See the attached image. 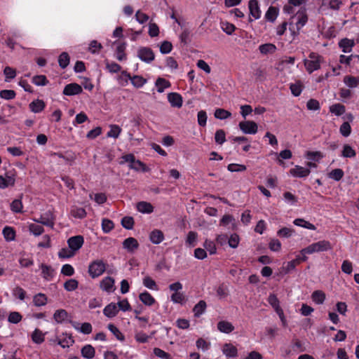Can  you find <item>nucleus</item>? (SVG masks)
Here are the masks:
<instances>
[{
	"label": "nucleus",
	"mask_w": 359,
	"mask_h": 359,
	"mask_svg": "<svg viewBox=\"0 0 359 359\" xmlns=\"http://www.w3.org/2000/svg\"><path fill=\"white\" fill-rule=\"evenodd\" d=\"M114 227V222L109 219H103L102 221V229L104 233H109Z\"/></svg>",
	"instance_id": "54"
},
{
	"label": "nucleus",
	"mask_w": 359,
	"mask_h": 359,
	"mask_svg": "<svg viewBox=\"0 0 359 359\" xmlns=\"http://www.w3.org/2000/svg\"><path fill=\"white\" fill-rule=\"evenodd\" d=\"M344 175V172L341 168L334 169L327 174L329 178L332 179L337 182L341 180Z\"/></svg>",
	"instance_id": "34"
},
{
	"label": "nucleus",
	"mask_w": 359,
	"mask_h": 359,
	"mask_svg": "<svg viewBox=\"0 0 359 359\" xmlns=\"http://www.w3.org/2000/svg\"><path fill=\"white\" fill-rule=\"evenodd\" d=\"M239 128L245 134H256L257 133V124L252 121H245L239 123Z\"/></svg>",
	"instance_id": "4"
},
{
	"label": "nucleus",
	"mask_w": 359,
	"mask_h": 359,
	"mask_svg": "<svg viewBox=\"0 0 359 359\" xmlns=\"http://www.w3.org/2000/svg\"><path fill=\"white\" fill-rule=\"evenodd\" d=\"M136 207L139 212L144 214H149L154 211L153 205L150 203L146 201L137 203Z\"/></svg>",
	"instance_id": "20"
},
{
	"label": "nucleus",
	"mask_w": 359,
	"mask_h": 359,
	"mask_svg": "<svg viewBox=\"0 0 359 359\" xmlns=\"http://www.w3.org/2000/svg\"><path fill=\"white\" fill-rule=\"evenodd\" d=\"M137 57L147 63H149L154 60V53L151 48L144 47L138 50Z\"/></svg>",
	"instance_id": "7"
},
{
	"label": "nucleus",
	"mask_w": 359,
	"mask_h": 359,
	"mask_svg": "<svg viewBox=\"0 0 359 359\" xmlns=\"http://www.w3.org/2000/svg\"><path fill=\"white\" fill-rule=\"evenodd\" d=\"M215 142L218 144H222L226 142V133L224 130H217L215 134Z\"/></svg>",
	"instance_id": "47"
},
{
	"label": "nucleus",
	"mask_w": 359,
	"mask_h": 359,
	"mask_svg": "<svg viewBox=\"0 0 359 359\" xmlns=\"http://www.w3.org/2000/svg\"><path fill=\"white\" fill-rule=\"evenodd\" d=\"M344 82L349 88H355L358 84V79L354 76H346Z\"/></svg>",
	"instance_id": "53"
},
{
	"label": "nucleus",
	"mask_w": 359,
	"mask_h": 359,
	"mask_svg": "<svg viewBox=\"0 0 359 359\" xmlns=\"http://www.w3.org/2000/svg\"><path fill=\"white\" fill-rule=\"evenodd\" d=\"M323 58L317 53L311 52L309 55V59L304 60V64L306 71L311 74L320 68V64Z\"/></svg>",
	"instance_id": "2"
},
{
	"label": "nucleus",
	"mask_w": 359,
	"mask_h": 359,
	"mask_svg": "<svg viewBox=\"0 0 359 359\" xmlns=\"http://www.w3.org/2000/svg\"><path fill=\"white\" fill-rule=\"evenodd\" d=\"M207 304L204 300L199 301L194 307L193 312L195 317H199L205 311Z\"/></svg>",
	"instance_id": "25"
},
{
	"label": "nucleus",
	"mask_w": 359,
	"mask_h": 359,
	"mask_svg": "<svg viewBox=\"0 0 359 359\" xmlns=\"http://www.w3.org/2000/svg\"><path fill=\"white\" fill-rule=\"evenodd\" d=\"M16 93L13 90H2L0 91V97L6 100L15 97Z\"/></svg>",
	"instance_id": "52"
},
{
	"label": "nucleus",
	"mask_w": 359,
	"mask_h": 359,
	"mask_svg": "<svg viewBox=\"0 0 359 359\" xmlns=\"http://www.w3.org/2000/svg\"><path fill=\"white\" fill-rule=\"evenodd\" d=\"M31 337L33 342L37 344H42L45 340V334L38 328L34 330Z\"/></svg>",
	"instance_id": "24"
},
{
	"label": "nucleus",
	"mask_w": 359,
	"mask_h": 359,
	"mask_svg": "<svg viewBox=\"0 0 359 359\" xmlns=\"http://www.w3.org/2000/svg\"><path fill=\"white\" fill-rule=\"evenodd\" d=\"M330 111L337 116H340L345 112V107L341 104H334L330 107Z\"/></svg>",
	"instance_id": "49"
},
{
	"label": "nucleus",
	"mask_w": 359,
	"mask_h": 359,
	"mask_svg": "<svg viewBox=\"0 0 359 359\" xmlns=\"http://www.w3.org/2000/svg\"><path fill=\"white\" fill-rule=\"evenodd\" d=\"M139 298L140 300L146 306H152L156 302L155 299L147 291L140 293Z\"/></svg>",
	"instance_id": "21"
},
{
	"label": "nucleus",
	"mask_w": 359,
	"mask_h": 359,
	"mask_svg": "<svg viewBox=\"0 0 359 359\" xmlns=\"http://www.w3.org/2000/svg\"><path fill=\"white\" fill-rule=\"evenodd\" d=\"M106 269L105 263L100 259H97L91 262L88 266V273L93 278H97L101 276Z\"/></svg>",
	"instance_id": "3"
},
{
	"label": "nucleus",
	"mask_w": 359,
	"mask_h": 359,
	"mask_svg": "<svg viewBox=\"0 0 359 359\" xmlns=\"http://www.w3.org/2000/svg\"><path fill=\"white\" fill-rule=\"evenodd\" d=\"M79 283L75 279H69L64 284V287L67 291H74L78 287Z\"/></svg>",
	"instance_id": "58"
},
{
	"label": "nucleus",
	"mask_w": 359,
	"mask_h": 359,
	"mask_svg": "<svg viewBox=\"0 0 359 359\" xmlns=\"http://www.w3.org/2000/svg\"><path fill=\"white\" fill-rule=\"evenodd\" d=\"M41 269L42 271V276L46 280H50L54 276V270L49 266L42 264L41 265Z\"/></svg>",
	"instance_id": "29"
},
{
	"label": "nucleus",
	"mask_w": 359,
	"mask_h": 359,
	"mask_svg": "<svg viewBox=\"0 0 359 359\" xmlns=\"http://www.w3.org/2000/svg\"><path fill=\"white\" fill-rule=\"evenodd\" d=\"M144 286L151 290H158L156 283L149 276H145L142 280Z\"/></svg>",
	"instance_id": "39"
},
{
	"label": "nucleus",
	"mask_w": 359,
	"mask_h": 359,
	"mask_svg": "<svg viewBox=\"0 0 359 359\" xmlns=\"http://www.w3.org/2000/svg\"><path fill=\"white\" fill-rule=\"evenodd\" d=\"M33 303L36 306H44L47 303V297L44 294L39 293L34 297Z\"/></svg>",
	"instance_id": "36"
},
{
	"label": "nucleus",
	"mask_w": 359,
	"mask_h": 359,
	"mask_svg": "<svg viewBox=\"0 0 359 359\" xmlns=\"http://www.w3.org/2000/svg\"><path fill=\"white\" fill-rule=\"evenodd\" d=\"M2 233L4 236V238L7 241H11L15 239V232L13 229V228L11 226H6L4 228Z\"/></svg>",
	"instance_id": "38"
},
{
	"label": "nucleus",
	"mask_w": 359,
	"mask_h": 359,
	"mask_svg": "<svg viewBox=\"0 0 359 359\" xmlns=\"http://www.w3.org/2000/svg\"><path fill=\"white\" fill-rule=\"evenodd\" d=\"M220 224L224 226H227L231 224L232 229L236 228L235 219L230 215H224L220 220Z\"/></svg>",
	"instance_id": "43"
},
{
	"label": "nucleus",
	"mask_w": 359,
	"mask_h": 359,
	"mask_svg": "<svg viewBox=\"0 0 359 359\" xmlns=\"http://www.w3.org/2000/svg\"><path fill=\"white\" fill-rule=\"evenodd\" d=\"M295 18H297L296 26L297 29L302 28L308 21V16L305 8H301L296 13Z\"/></svg>",
	"instance_id": "11"
},
{
	"label": "nucleus",
	"mask_w": 359,
	"mask_h": 359,
	"mask_svg": "<svg viewBox=\"0 0 359 359\" xmlns=\"http://www.w3.org/2000/svg\"><path fill=\"white\" fill-rule=\"evenodd\" d=\"M67 243L70 250L74 252L81 248L83 238L81 236H72L68 239Z\"/></svg>",
	"instance_id": "10"
},
{
	"label": "nucleus",
	"mask_w": 359,
	"mask_h": 359,
	"mask_svg": "<svg viewBox=\"0 0 359 359\" xmlns=\"http://www.w3.org/2000/svg\"><path fill=\"white\" fill-rule=\"evenodd\" d=\"M114 285V280L111 277L104 278L100 283L101 288L107 292H111Z\"/></svg>",
	"instance_id": "26"
},
{
	"label": "nucleus",
	"mask_w": 359,
	"mask_h": 359,
	"mask_svg": "<svg viewBox=\"0 0 359 359\" xmlns=\"http://www.w3.org/2000/svg\"><path fill=\"white\" fill-rule=\"evenodd\" d=\"M203 247L205 250L208 251L210 255H214L216 253V246L213 241L210 240H205L203 243Z\"/></svg>",
	"instance_id": "57"
},
{
	"label": "nucleus",
	"mask_w": 359,
	"mask_h": 359,
	"mask_svg": "<svg viewBox=\"0 0 359 359\" xmlns=\"http://www.w3.org/2000/svg\"><path fill=\"white\" fill-rule=\"evenodd\" d=\"M22 315L17 311L11 312L8 317V321L11 323L17 324L22 320Z\"/></svg>",
	"instance_id": "55"
},
{
	"label": "nucleus",
	"mask_w": 359,
	"mask_h": 359,
	"mask_svg": "<svg viewBox=\"0 0 359 359\" xmlns=\"http://www.w3.org/2000/svg\"><path fill=\"white\" fill-rule=\"evenodd\" d=\"M339 46L344 53H350L354 46V41L348 39H343L339 41Z\"/></svg>",
	"instance_id": "22"
},
{
	"label": "nucleus",
	"mask_w": 359,
	"mask_h": 359,
	"mask_svg": "<svg viewBox=\"0 0 359 359\" xmlns=\"http://www.w3.org/2000/svg\"><path fill=\"white\" fill-rule=\"evenodd\" d=\"M222 351L226 357L236 358L238 355L237 348L230 343L224 344Z\"/></svg>",
	"instance_id": "15"
},
{
	"label": "nucleus",
	"mask_w": 359,
	"mask_h": 359,
	"mask_svg": "<svg viewBox=\"0 0 359 359\" xmlns=\"http://www.w3.org/2000/svg\"><path fill=\"white\" fill-rule=\"evenodd\" d=\"M32 83L38 86H44L48 83L46 76L37 75L32 78Z\"/></svg>",
	"instance_id": "44"
},
{
	"label": "nucleus",
	"mask_w": 359,
	"mask_h": 359,
	"mask_svg": "<svg viewBox=\"0 0 359 359\" xmlns=\"http://www.w3.org/2000/svg\"><path fill=\"white\" fill-rule=\"evenodd\" d=\"M155 84L157 87V91L158 93H163L165 88H168L170 86V83L163 78L157 79Z\"/></svg>",
	"instance_id": "35"
},
{
	"label": "nucleus",
	"mask_w": 359,
	"mask_h": 359,
	"mask_svg": "<svg viewBox=\"0 0 359 359\" xmlns=\"http://www.w3.org/2000/svg\"><path fill=\"white\" fill-rule=\"evenodd\" d=\"M45 106V102L43 100L39 99L32 101L29 104L30 110L34 113H39L42 111L44 109Z\"/></svg>",
	"instance_id": "19"
},
{
	"label": "nucleus",
	"mask_w": 359,
	"mask_h": 359,
	"mask_svg": "<svg viewBox=\"0 0 359 359\" xmlns=\"http://www.w3.org/2000/svg\"><path fill=\"white\" fill-rule=\"evenodd\" d=\"M71 215L76 218L83 219L86 216V212L83 208L73 207Z\"/></svg>",
	"instance_id": "41"
},
{
	"label": "nucleus",
	"mask_w": 359,
	"mask_h": 359,
	"mask_svg": "<svg viewBox=\"0 0 359 359\" xmlns=\"http://www.w3.org/2000/svg\"><path fill=\"white\" fill-rule=\"evenodd\" d=\"M109 330L120 341L124 340V336L117 327L113 324H109L107 326Z\"/></svg>",
	"instance_id": "48"
},
{
	"label": "nucleus",
	"mask_w": 359,
	"mask_h": 359,
	"mask_svg": "<svg viewBox=\"0 0 359 359\" xmlns=\"http://www.w3.org/2000/svg\"><path fill=\"white\" fill-rule=\"evenodd\" d=\"M278 15V9L274 6H270L266 14H265V18L270 22H274L276 19L277 18Z\"/></svg>",
	"instance_id": "31"
},
{
	"label": "nucleus",
	"mask_w": 359,
	"mask_h": 359,
	"mask_svg": "<svg viewBox=\"0 0 359 359\" xmlns=\"http://www.w3.org/2000/svg\"><path fill=\"white\" fill-rule=\"evenodd\" d=\"M198 234L195 231H189L188 233L186 243L190 246H195L196 240H197Z\"/></svg>",
	"instance_id": "63"
},
{
	"label": "nucleus",
	"mask_w": 359,
	"mask_h": 359,
	"mask_svg": "<svg viewBox=\"0 0 359 359\" xmlns=\"http://www.w3.org/2000/svg\"><path fill=\"white\" fill-rule=\"evenodd\" d=\"M126 49V44L124 43H118L116 48V57L118 60L122 61L126 59V55L124 53Z\"/></svg>",
	"instance_id": "30"
},
{
	"label": "nucleus",
	"mask_w": 359,
	"mask_h": 359,
	"mask_svg": "<svg viewBox=\"0 0 359 359\" xmlns=\"http://www.w3.org/2000/svg\"><path fill=\"white\" fill-rule=\"evenodd\" d=\"M339 132L344 137H348L351 133V127L348 122H344L341 124L339 128Z\"/></svg>",
	"instance_id": "61"
},
{
	"label": "nucleus",
	"mask_w": 359,
	"mask_h": 359,
	"mask_svg": "<svg viewBox=\"0 0 359 359\" xmlns=\"http://www.w3.org/2000/svg\"><path fill=\"white\" fill-rule=\"evenodd\" d=\"M118 312V309L116 304L111 303L106 306L103 309V313L105 316L111 318L115 317Z\"/></svg>",
	"instance_id": "17"
},
{
	"label": "nucleus",
	"mask_w": 359,
	"mask_h": 359,
	"mask_svg": "<svg viewBox=\"0 0 359 359\" xmlns=\"http://www.w3.org/2000/svg\"><path fill=\"white\" fill-rule=\"evenodd\" d=\"M216 118L224 120L231 116V113L224 109H217L215 111Z\"/></svg>",
	"instance_id": "45"
},
{
	"label": "nucleus",
	"mask_w": 359,
	"mask_h": 359,
	"mask_svg": "<svg viewBox=\"0 0 359 359\" xmlns=\"http://www.w3.org/2000/svg\"><path fill=\"white\" fill-rule=\"evenodd\" d=\"M121 224L126 229H132L134 226V219L132 217H124L121 219Z\"/></svg>",
	"instance_id": "62"
},
{
	"label": "nucleus",
	"mask_w": 359,
	"mask_h": 359,
	"mask_svg": "<svg viewBox=\"0 0 359 359\" xmlns=\"http://www.w3.org/2000/svg\"><path fill=\"white\" fill-rule=\"evenodd\" d=\"M312 299L318 304H322L325 299V294L321 290H316L311 295Z\"/></svg>",
	"instance_id": "37"
},
{
	"label": "nucleus",
	"mask_w": 359,
	"mask_h": 359,
	"mask_svg": "<svg viewBox=\"0 0 359 359\" xmlns=\"http://www.w3.org/2000/svg\"><path fill=\"white\" fill-rule=\"evenodd\" d=\"M217 329L219 332L229 334L234 330V326L231 323L226 320H221L217 323Z\"/></svg>",
	"instance_id": "16"
},
{
	"label": "nucleus",
	"mask_w": 359,
	"mask_h": 359,
	"mask_svg": "<svg viewBox=\"0 0 359 359\" xmlns=\"http://www.w3.org/2000/svg\"><path fill=\"white\" fill-rule=\"evenodd\" d=\"M293 223L296 226L304 227L307 229H310V230H316V229L315 225H313V224L310 223L309 222L306 221L305 219H302V218L295 219L294 220Z\"/></svg>",
	"instance_id": "32"
},
{
	"label": "nucleus",
	"mask_w": 359,
	"mask_h": 359,
	"mask_svg": "<svg viewBox=\"0 0 359 359\" xmlns=\"http://www.w3.org/2000/svg\"><path fill=\"white\" fill-rule=\"evenodd\" d=\"M207 113L205 111L201 110L197 114V121L200 126H205L207 123Z\"/></svg>",
	"instance_id": "59"
},
{
	"label": "nucleus",
	"mask_w": 359,
	"mask_h": 359,
	"mask_svg": "<svg viewBox=\"0 0 359 359\" xmlns=\"http://www.w3.org/2000/svg\"><path fill=\"white\" fill-rule=\"evenodd\" d=\"M138 247L139 243L133 237H129L123 242V248L129 252H133Z\"/></svg>",
	"instance_id": "13"
},
{
	"label": "nucleus",
	"mask_w": 359,
	"mask_h": 359,
	"mask_svg": "<svg viewBox=\"0 0 359 359\" xmlns=\"http://www.w3.org/2000/svg\"><path fill=\"white\" fill-rule=\"evenodd\" d=\"M29 231L35 236H39L43 233L44 229L42 226L32 223L29 225Z\"/></svg>",
	"instance_id": "40"
},
{
	"label": "nucleus",
	"mask_w": 359,
	"mask_h": 359,
	"mask_svg": "<svg viewBox=\"0 0 359 359\" xmlns=\"http://www.w3.org/2000/svg\"><path fill=\"white\" fill-rule=\"evenodd\" d=\"M294 233V230L287 227H283L277 231V235L279 237L290 238Z\"/></svg>",
	"instance_id": "50"
},
{
	"label": "nucleus",
	"mask_w": 359,
	"mask_h": 359,
	"mask_svg": "<svg viewBox=\"0 0 359 359\" xmlns=\"http://www.w3.org/2000/svg\"><path fill=\"white\" fill-rule=\"evenodd\" d=\"M332 248V246L330 241L323 240L313 243L306 248H303L300 253L302 255H311L316 252H321L328 251Z\"/></svg>",
	"instance_id": "1"
},
{
	"label": "nucleus",
	"mask_w": 359,
	"mask_h": 359,
	"mask_svg": "<svg viewBox=\"0 0 359 359\" xmlns=\"http://www.w3.org/2000/svg\"><path fill=\"white\" fill-rule=\"evenodd\" d=\"M239 237L236 233H233L228 238V244L232 248H236L239 244Z\"/></svg>",
	"instance_id": "64"
},
{
	"label": "nucleus",
	"mask_w": 359,
	"mask_h": 359,
	"mask_svg": "<svg viewBox=\"0 0 359 359\" xmlns=\"http://www.w3.org/2000/svg\"><path fill=\"white\" fill-rule=\"evenodd\" d=\"M22 208V203L20 199H15L11 204V209L14 212H21Z\"/></svg>",
	"instance_id": "60"
},
{
	"label": "nucleus",
	"mask_w": 359,
	"mask_h": 359,
	"mask_svg": "<svg viewBox=\"0 0 359 359\" xmlns=\"http://www.w3.org/2000/svg\"><path fill=\"white\" fill-rule=\"evenodd\" d=\"M356 153L355 150L348 144H345L341 151V156L344 158H353L355 157Z\"/></svg>",
	"instance_id": "42"
},
{
	"label": "nucleus",
	"mask_w": 359,
	"mask_h": 359,
	"mask_svg": "<svg viewBox=\"0 0 359 359\" xmlns=\"http://www.w3.org/2000/svg\"><path fill=\"white\" fill-rule=\"evenodd\" d=\"M311 170L308 168H304L300 165H295L290 170V174L294 177H306L309 175Z\"/></svg>",
	"instance_id": "9"
},
{
	"label": "nucleus",
	"mask_w": 359,
	"mask_h": 359,
	"mask_svg": "<svg viewBox=\"0 0 359 359\" xmlns=\"http://www.w3.org/2000/svg\"><path fill=\"white\" fill-rule=\"evenodd\" d=\"M67 316L68 313L65 310L58 309L55 312L53 318L57 323H62L67 320Z\"/></svg>",
	"instance_id": "33"
},
{
	"label": "nucleus",
	"mask_w": 359,
	"mask_h": 359,
	"mask_svg": "<svg viewBox=\"0 0 359 359\" xmlns=\"http://www.w3.org/2000/svg\"><path fill=\"white\" fill-rule=\"evenodd\" d=\"M121 133V128L117 125H111L110 130L107 133V137L118 138Z\"/></svg>",
	"instance_id": "51"
},
{
	"label": "nucleus",
	"mask_w": 359,
	"mask_h": 359,
	"mask_svg": "<svg viewBox=\"0 0 359 359\" xmlns=\"http://www.w3.org/2000/svg\"><path fill=\"white\" fill-rule=\"evenodd\" d=\"M122 75L125 76L127 79H130L132 84L136 88H141L147 83V80L140 76H134L132 77L126 72H123Z\"/></svg>",
	"instance_id": "12"
},
{
	"label": "nucleus",
	"mask_w": 359,
	"mask_h": 359,
	"mask_svg": "<svg viewBox=\"0 0 359 359\" xmlns=\"http://www.w3.org/2000/svg\"><path fill=\"white\" fill-rule=\"evenodd\" d=\"M83 91L82 87L76 83H72L65 86L63 94L68 96L76 95L81 93Z\"/></svg>",
	"instance_id": "8"
},
{
	"label": "nucleus",
	"mask_w": 359,
	"mask_h": 359,
	"mask_svg": "<svg viewBox=\"0 0 359 359\" xmlns=\"http://www.w3.org/2000/svg\"><path fill=\"white\" fill-rule=\"evenodd\" d=\"M250 17L249 20H257L261 17V11L257 0H250L249 1Z\"/></svg>",
	"instance_id": "6"
},
{
	"label": "nucleus",
	"mask_w": 359,
	"mask_h": 359,
	"mask_svg": "<svg viewBox=\"0 0 359 359\" xmlns=\"http://www.w3.org/2000/svg\"><path fill=\"white\" fill-rule=\"evenodd\" d=\"M149 239L154 244H159L164 240L163 233L158 229L152 231L149 234Z\"/></svg>",
	"instance_id": "18"
},
{
	"label": "nucleus",
	"mask_w": 359,
	"mask_h": 359,
	"mask_svg": "<svg viewBox=\"0 0 359 359\" xmlns=\"http://www.w3.org/2000/svg\"><path fill=\"white\" fill-rule=\"evenodd\" d=\"M269 304L274 309L276 313H281L283 310L280 306V302L276 295L271 294L268 297Z\"/></svg>",
	"instance_id": "28"
},
{
	"label": "nucleus",
	"mask_w": 359,
	"mask_h": 359,
	"mask_svg": "<svg viewBox=\"0 0 359 359\" xmlns=\"http://www.w3.org/2000/svg\"><path fill=\"white\" fill-rule=\"evenodd\" d=\"M81 355L87 359H91L95 356V350L90 344L85 345L81 351Z\"/></svg>",
	"instance_id": "23"
},
{
	"label": "nucleus",
	"mask_w": 359,
	"mask_h": 359,
	"mask_svg": "<svg viewBox=\"0 0 359 359\" xmlns=\"http://www.w3.org/2000/svg\"><path fill=\"white\" fill-rule=\"evenodd\" d=\"M54 216L50 211H47L37 219H34L35 222L41 224L43 225L53 228L54 226Z\"/></svg>",
	"instance_id": "5"
},
{
	"label": "nucleus",
	"mask_w": 359,
	"mask_h": 359,
	"mask_svg": "<svg viewBox=\"0 0 359 359\" xmlns=\"http://www.w3.org/2000/svg\"><path fill=\"white\" fill-rule=\"evenodd\" d=\"M259 50L263 55L272 54L276 52V46L273 43H264L259 46Z\"/></svg>",
	"instance_id": "27"
},
{
	"label": "nucleus",
	"mask_w": 359,
	"mask_h": 359,
	"mask_svg": "<svg viewBox=\"0 0 359 359\" xmlns=\"http://www.w3.org/2000/svg\"><path fill=\"white\" fill-rule=\"evenodd\" d=\"M168 100L173 107L180 108L182 105V97L177 93H170L168 95Z\"/></svg>",
	"instance_id": "14"
},
{
	"label": "nucleus",
	"mask_w": 359,
	"mask_h": 359,
	"mask_svg": "<svg viewBox=\"0 0 359 359\" xmlns=\"http://www.w3.org/2000/svg\"><path fill=\"white\" fill-rule=\"evenodd\" d=\"M221 28L226 34L231 35L234 32L236 27L228 22H222Z\"/></svg>",
	"instance_id": "56"
},
{
	"label": "nucleus",
	"mask_w": 359,
	"mask_h": 359,
	"mask_svg": "<svg viewBox=\"0 0 359 359\" xmlns=\"http://www.w3.org/2000/svg\"><path fill=\"white\" fill-rule=\"evenodd\" d=\"M58 62L61 68H66L69 63V57L68 53L66 52L62 53L59 56Z\"/></svg>",
	"instance_id": "46"
}]
</instances>
